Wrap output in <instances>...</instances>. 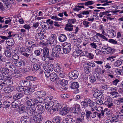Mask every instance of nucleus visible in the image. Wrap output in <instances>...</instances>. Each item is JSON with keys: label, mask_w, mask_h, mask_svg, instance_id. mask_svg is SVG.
Here are the masks:
<instances>
[{"label": "nucleus", "mask_w": 123, "mask_h": 123, "mask_svg": "<svg viewBox=\"0 0 123 123\" xmlns=\"http://www.w3.org/2000/svg\"><path fill=\"white\" fill-rule=\"evenodd\" d=\"M23 96L22 94L21 93H17L15 94L13 96V99L16 100H18Z\"/></svg>", "instance_id": "aec40b11"}, {"label": "nucleus", "mask_w": 123, "mask_h": 123, "mask_svg": "<svg viewBox=\"0 0 123 123\" xmlns=\"http://www.w3.org/2000/svg\"><path fill=\"white\" fill-rule=\"evenodd\" d=\"M33 119L38 123H39L42 120L43 118L41 116H37L36 115L33 117Z\"/></svg>", "instance_id": "4be33fe9"}, {"label": "nucleus", "mask_w": 123, "mask_h": 123, "mask_svg": "<svg viewBox=\"0 0 123 123\" xmlns=\"http://www.w3.org/2000/svg\"><path fill=\"white\" fill-rule=\"evenodd\" d=\"M110 94L113 96L115 98H117L119 96V94L116 91H112L110 92Z\"/></svg>", "instance_id": "a18cd8bd"}, {"label": "nucleus", "mask_w": 123, "mask_h": 123, "mask_svg": "<svg viewBox=\"0 0 123 123\" xmlns=\"http://www.w3.org/2000/svg\"><path fill=\"white\" fill-rule=\"evenodd\" d=\"M11 70L7 68L4 67L0 68V73L6 75L9 73Z\"/></svg>", "instance_id": "f8f14e48"}, {"label": "nucleus", "mask_w": 123, "mask_h": 123, "mask_svg": "<svg viewBox=\"0 0 123 123\" xmlns=\"http://www.w3.org/2000/svg\"><path fill=\"white\" fill-rule=\"evenodd\" d=\"M48 69L47 70H49V71L52 72L54 69L53 66L52 64L50 63H48V65L47 66Z\"/></svg>", "instance_id": "c03bdc74"}, {"label": "nucleus", "mask_w": 123, "mask_h": 123, "mask_svg": "<svg viewBox=\"0 0 123 123\" xmlns=\"http://www.w3.org/2000/svg\"><path fill=\"white\" fill-rule=\"evenodd\" d=\"M52 122L53 123H60V117L58 116L55 117L53 119Z\"/></svg>", "instance_id": "c9c22d12"}, {"label": "nucleus", "mask_w": 123, "mask_h": 123, "mask_svg": "<svg viewBox=\"0 0 123 123\" xmlns=\"http://www.w3.org/2000/svg\"><path fill=\"white\" fill-rule=\"evenodd\" d=\"M92 40L94 42L98 41L99 40L98 37L96 35L94 36L91 38Z\"/></svg>", "instance_id": "338daca9"}, {"label": "nucleus", "mask_w": 123, "mask_h": 123, "mask_svg": "<svg viewBox=\"0 0 123 123\" xmlns=\"http://www.w3.org/2000/svg\"><path fill=\"white\" fill-rule=\"evenodd\" d=\"M78 72L76 70H74L70 72L68 75L70 79L75 80L77 78L79 75Z\"/></svg>", "instance_id": "f03ea898"}, {"label": "nucleus", "mask_w": 123, "mask_h": 123, "mask_svg": "<svg viewBox=\"0 0 123 123\" xmlns=\"http://www.w3.org/2000/svg\"><path fill=\"white\" fill-rule=\"evenodd\" d=\"M91 111V116L92 118H95L97 115V112L95 111Z\"/></svg>", "instance_id": "69168bd1"}, {"label": "nucleus", "mask_w": 123, "mask_h": 123, "mask_svg": "<svg viewBox=\"0 0 123 123\" xmlns=\"http://www.w3.org/2000/svg\"><path fill=\"white\" fill-rule=\"evenodd\" d=\"M96 34V35L100 37H101L106 41H107L108 40V39L107 38L104 36L102 35L101 34L97 33Z\"/></svg>", "instance_id": "13d9d810"}, {"label": "nucleus", "mask_w": 123, "mask_h": 123, "mask_svg": "<svg viewBox=\"0 0 123 123\" xmlns=\"http://www.w3.org/2000/svg\"><path fill=\"white\" fill-rule=\"evenodd\" d=\"M84 119V115H80L77 118V121L80 122L83 121Z\"/></svg>", "instance_id": "79ce46f5"}, {"label": "nucleus", "mask_w": 123, "mask_h": 123, "mask_svg": "<svg viewBox=\"0 0 123 123\" xmlns=\"http://www.w3.org/2000/svg\"><path fill=\"white\" fill-rule=\"evenodd\" d=\"M96 105H97L96 104V105H95L91 107V111H95L96 110H97L98 108L97 107Z\"/></svg>", "instance_id": "e2e57ef3"}, {"label": "nucleus", "mask_w": 123, "mask_h": 123, "mask_svg": "<svg viewBox=\"0 0 123 123\" xmlns=\"http://www.w3.org/2000/svg\"><path fill=\"white\" fill-rule=\"evenodd\" d=\"M25 87L23 86H18L16 88V90L18 92H21L24 91L25 90Z\"/></svg>", "instance_id": "603ef678"}, {"label": "nucleus", "mask_w": 123, "mask_h": 123, "mask_svg": "<svg viewBox=\"0 0 123 123\" xmlns=\"http://www.w3.org/2000/svg\"><path fill=\"white\" fill-rule=\"evenodd\" d=\"M119 115H116V116H114L112 117V122H118L119 120L118 118L119 117Z\"/></svg>", "instance_id": "49530a36"}, {"label": "nucleus", "mask_w": 123, "mask_h": 123, "mask_svg": "<svg viewBox=\"0 0 123 123\" xmlns=\"http://www.w3.org/2000/svg\"><path fill=\"white\" fill-rule=\"evenodd\" d=\"M66 39L67 37L66 35L63 34H61L59 38V40L61 42L64 41Z\"/></svg>", "instance_id": "2f4dec72"}, {"label": "nucleus", "mask_w": 123, "mask_h": 123, "mask_svg": "<svg viewBox=\"0 0 123 123\" xmlns=\"http://www.w3.org/2000/svg\"><path fill=\"white\" fill-rule=\"evenodd\" d=\"M51 18L52 19H54V20H55L57 21H61L63 19L62 18H60L57 17V16H53L51 17Z\"/></svg>", "instance_id": "bf43d9fd"}, {"label": "nucleus", "mask_w": 123, "mask_h": 123, "mask_svg": "<svg viewBox=\"0 0 123 123\" xmlns=\"http://www.w3.org/2000/svg\"><path fill=\"white\" fill-rule=\"evenodd\" d=\"M21 123H30L31 120L28 117L25 116L21 117Z\"/></svg>", "instance_id": "9d476101"}, {"label": "nucleus", "mask_w": 123, "mask_h": 123, "mask_svg": "<svg viewBox=\"0 0 123 123\" xmlns=\"http://www.w3.org/2000/svg\"><path fill=\"white\" fill-rule=\"evenodd\" d=\"M35 108L32 107L29 108L27 112V114L29 115L32 116L33 117L37 115V112L35 110Z\"/></svg>", "instance_id": "423d86ee"}, {"label": "nucleus", "mask_w": 123, "mask_h": 123, "mask_svg": "<svg viewBox=\"0 0 123 123\" xmlns=\"http://www.w3.org/2000/svg\"><path fill=\"white\" fill-rule=\"evenodd\" d=\"M4 53L6 56L7 57H10L11 56V53L7 50H5Z\"/></svg>", "instance_id": "864d4df0"}, {"label": "nucleus", "mask_w": 123, "mask_h": 123, "mask_svg": "<svg viewBox=\"0 0 123 123\" xmlns=\"http://www.w3.org/2000/svg\"><path fill=\"white\" fill-rule=\"evenodd\" d=\"M96 77L93 75V76H92L90 78V81L91 82H94L96 81Z\"/></svg>", "instance_id": "0e129e2a"}, {"label": "nucleus", "mask_w": 123, "mask_h": 123, "mask_svg": "<svg viewBox=\"0 0 123 123\" xmlns=\"http://www.w3.org/2000/svg\"><path fill=\"white\" fill-rule=\"evenodd\" d=\"M58 54L56 51L55 50V49L54 48L52 49V56L54 57H58L59 56V55H58Z\"/></svg>", "instance_id": "4c0bfd02"}, {"label": "nucleus", "mask_w": 123, "mask_h": 123, "mask_svg": "<svg viewBox=\"0 0 123 123\" xmlns=\"http://www.w3.org/2000/svg\"><path fill=\"white\" fill-rule=\"evenodd\" d=\"M102 91H101L100 90H99L95 92L93 94L94 97L95 98H97L99 96L100 97L101 96V99H102L103 98H102V97L101 96V94L102 93Z\"/></svg>", "instance_id": "b1692460"}, {"label": "nucleus", "mask_w": 123, "mask_h": 123, "mask_svg": "<svg viewBox=\"0 0 123 123\" xmlns=\"http://www.w3.org/2000/svg\"><path fill=\"white\" fill-rule=\"evenodd\" d=\"M1 77L4 79L6 80V85H11L13 83V81L11 77L10 76L8 75L7 76L2 75H1Z\"/></svg>", "instance_id": "39448f33"}, {"label": "nucleus", "mask_w": 123, "mask_h": 123, "mask_svg": "<svg viewBox=\"0 0 123 123\" xmlns=\"http://www.w3.org/2000/svg\"><path fill=\"white\" fill-rule=\"evenodd\" d=\"M54 71L58 73H59L61 71L60 65L58 64H56L54 66Z\"/></svg>", "instance_id": "473e14b6"}, {"label": "nucleus", "mask_w": 123, "mask_h": 123, "mask_svg": "<svg viewBox=\"0 0 123 123\" xmlns=\"http://www.w3.org/2000/svg\"><path fill=\"white\" fill-rule=\"evenodd\" d=\"M73 29V26L70 23L67 24L66 25V27L65 29L67 31H72Z\"/></svg>", "instance_id": "6ab92c4d"}, {"label": "nucleus", "mask_w": 123, "mask_h": 123, "mask_svg": "<svg viewBox=\"0 0 123 123\" xmlns=\"http://www.w3.org/2000/svg\"><path fill=\"white\" fill-rule=\"evenodd\" d=\"M35 106H35V109H37V110L40 111V113H42L44 111L45 105L44 104L43 105L40 104H37V105H36Z\"/></svg>", "instance_id": "1a4fd4ad"}, {"label": "nucleus", "mask_w": 123, "mask_h": 123, "mask_svg": "<svg viewBox=\"0 0 123 123\" xmlns=\"http://www.w3.org/2000/svg\"><path fill=\"white\" fill-rule=\"evenodd\" d=\"M14 64L16 66L18 67H20L21 66H25V62L24 61H17L14 62Z\"/></svg>", "instance_id": "dca6fc26"}, {"label": "nucleus", "mask_w": 123, "mask_h": 123, "mask_svg": "<svg viewBox=\"0 0 123 123\" xmlns=\"http://www.w3.org/2000/svg\"><path fill=\"white\" fill-rule=\"evenodd\" d=\"M46 93L43 91H38L36 92L35 94V96L36 97H45L46 95Z\"/></svg>", "instance_id": "ddd939ff"}, {"label": "nucleus", "mask_w": 123, "mask_h": 123, "mask_svg": "<svg viewBox=\"0 0 123 123\" xmlns=\"http://www.w3.org/2000/svg\"><path fill=\"white\" fill-rule=\"evenodd\" d=\"M14 89L13 86H9L5 87L4 89V92L6 93L11 92Z\"/></svg>", "instance_id": "f3484780"}, {"label": "nucleus", "mask_w": 123, "mask_h": 123, "mask_svg": "<svg viewBox=\"0 0 123 123\" xmlns=\"http://www.w3.org/2000/svg\"><path fill=\"white\" fill-rule=\"evenodd\" d=\"M62 107V106L61 105H60L58 103H55L54 105V106L53 107L52 110L54 111H58L59 110L61 109Z\"/></svg>", "instance_id": "412c9836"}, {"label": "nucleus", "mask_w": 123, "mask_h": 123, "mask_svg": "<svg viewBox=\"0 0 123 123\" xmlns=\"http://www.w3.org/2000/svg\"><path fill=\"white\" fill-rule=\"evenodd\" d=\"M63 50L65 54L69 53L71 50V45L70 43H65L63 44Z\"/></svg>", "instance_id": "7ed1b4c3"}, {"label": "nucleus", "mask_w": 123, "mask_h": 123, "mask_svg": "<svg viewBox=\"0 0 123 123\" xmlns=\"http://www.w3.org/2000/svg\"><path fill=\"white\" fill-rule=\"evenodd\" d=\"M11 102H8L7 101L4 102L3 104V106L4 108H8L10 105Z\"/></svg>", "instance_id": "e433bc0d"}, {"label": "nucleus", "mask_w": 123, "mask_h": 123, "mask_svg": "<svg viewBox=\"0 0 123 123\" xmlns=\"http://www.w3.org/2000/svg\"><path fill=\"white\" fill-rule=\"evenodd\" d=\"M41 29H38L37 30V33L36 34V37L37 39H41L44 38V35L43 34V33Z\"/></svg>", "instance_id": "0eeeda50"}, {"label": "nucleus", "mask_w": 123, "mask_h": 123, "mask_svg": "<svg viewBox=\"0 0 123 123\" xmlns=\"http://www.w3.org/2000/svg\"><path fill=\"white\" fill-rule=\"evenodd\" d=\"M31 88H28L27 87H25L24 91V94L26 95L31 94L33 91L31 90Z\"/></svg>", "instance_id": "a878e982"}, {"label": "nucleus", "mask_w": 123, "mask_h": 123, "mask_svg": "<svg viewBox=\"0 0 123 123\" xmlns=\"http://www.w3.org/2000/svg\"><path fill=\"white\" fill-rule=\"evenodd\" d=\"M105 51V53L106 54H113L115 51V49H112L110 47H108Z\"/></svg>", "instance_id": "cd10ccee"}, {"label": "nucleus", "mask_w": 123, "mask_h": 123, "mask_svg": "<svg viewBox=\"0 0 123 123\" xmlns=\"http://www.w3.org/2000/svg\"><path fill=\"white\" fill-rule=\"evenodd\" d=\"M33 67L34 69L36 70H39L40 68V66L37 64H34L33 66Z\"/></svg>", "instance_id": "8fccbe9b"}, {"label": "nucleus", "mask_w": 123, "mask_h": 123, "mask_svg": "<svg viewBox=\"0 0 123 123\" xmlns=\"http://www.w3.org/2000/svg\"><path fill=\"white\" fill-rule=\"evenodd\" d=\"M51 73L50 72L49 70H48L47 69L44 72V74L45 76L47 78H48L50 77Z\"/></svg>", "instance_id": "3c124183"}, {"label": "nucleus", "mask_w": 123, "mask_h": 123, "mask_svg": "<svg viewBox=\"0 0 123 123\" xmlns=\"http://www.w3.org/2000/svg\"><path fill=\"white\" fill-rule=\"evenodd\" d=\"M89 22L85 20L83 21V24L86 27H87L89 26Z\"/></svg>", "instance_id": "774afa93"}, {"label": "nucleus", "mask_w": 123, "mask_h": 123, "mask_svg": "<svg viewBox=\"0 0 123 123\" xmlns=\"http://www.w3.org/2000/svg\"><path fill=\"white\" fill-rule=\"evenodd\" d=\"M50 80L52 81H54L57 80L59 79L58 78L57 74L55 73H52L50 76Z\"/></svg>", "instance_id": "4468645a"}, {"label": "nucleus", "mask_w": 123, "mask_h": 123, "mask_svg": "<svg viewBox=\"0 0 123 123\" xmlns=\"http://www.w3.org/2000/svg\"><path fill=\"white\" fill-rule=\"evenodd\" d=\"M20 102L19 101L15 100L12 102L11 106L12 107L15 108L19 105Z\"/></svg>", "instance_id": "a211bd4d"}, {"label": "nucleus", "mask_w": 123, "mask_h": 123, "mask_svg": "<svg viewBox=\"0 0 123 123\" xmlns=\"http://www.w3.org/2000/svg\"><path fill=\"white\" fill-rule=\"evenodd\" d=\"M122 62L120 60H118L114 63V65L115 67H118L121 65Z\"/></svg>", "instance_id": "a19ab883"}, {"label": "nucleus", "mask_w": 123, "mask_h": 123, "mask_svg": "<svg viewBox=\"0 0 123 123\" xmlns=\"http://www.w3.org/2000/svg\"><path fill=\"white\" fill-rule=\"evenodd\" d=\"M74 109H75L76 114H80V107L79 105L77 104L74 106Z\"/></svg>", "instance_id": "bb28decb"}, {"label": "nucleus", "mask_w": 123, "mask_h": 123, "mask_svg": "<svg viewBox=\"0 0 123 123\" xmlns=\"http://www.w3.org/2000/svg\"><path fill=\"white\" fill-rule=\"evenodd\" d=\"M54 48L55 49V50L56 51L58 54H62L64 52L63 50V49L62 47L59 45H57Z\"/></svg>", "instance_id": "2eb2a0df"}, {"label": "nucleus", "mask_w": 123, "mask_h": 123, "mask_svg": "<svg viewBox=\"0 0 123 123\" xmlns=\"http://www.w3.org/2000/svg\"><path fill=\"white\" fill-rule=\"evenodd\" d=\"M79 87V84L78 83L76 82H73L71 86V88L73 89H77Z\"/></svg>", "instance_id": "72a5a7b5"}, {"label": "nucleus", "mask_w": 123, "mask_h": 123, "mask_svg": "<svg viewBox=\"0 0 123 123\" xmlns=\"http://www.w3.org/2000/svg\"><path fill=\"white\" fill-rule=\"evenodd\" d=\"M98 108L101 110V112L102 116L104 115L105 113V116L107 117H110L112 116L111 111H108L107 108L105 109L104 111H103L102 107H99Z\"/></svg>", "instance_id": "20e7f679"}, {"label": "nucleus", "mask_w": 123, "mask_h": 123, "mask_svg": "<svg viewBox=\"0 0 123 123\" xmlns=\"http://www.w3.org/2000/svg\"><path fill=\"white\" fill-rule=\"evenodd\" d=\"M12 75L13 77L18 78L21 76V74L19 73L14 72L12 74Z\"/></svg>", "instance_id": "de8ad7c7"}, {"label": "nucleus", "mask_w": 123, "mask_h": 123, "mask_svg": "<svg viewBox=\"0 0 123 123\" xmlns=\"http://www.w3.org/2000/svg\"><path fill=\"white\" fill-rule=\"evenodd\" d=\"M68 83V81L65 79L62 80L61 81L60 85L62 86L61 88H62V89L64 90H66L67 89V85Z\"/></svg>", "instance_id": "6e6552de"}, {"label": "nucleus", "mask_w": 123, "mask_h": 123, "mask_svg": "<svg viewBox=\"0 0 123 123\" xmlns=\"http://www.w3.org/2000/svg\"><path fill=\"white\" fill-rule=\"evenodd\" d=\"M104 104L107 105L108 108H111L113 106V104L112 101L108 102H105L104 103Z\"/></svg>", "instance_id": "ea45409f"}, {"label": "nucleus", "mask_w": 123, "mask_h": 123, "mask_svg": "<svg viewBox=\"0 0 123 123\" xmlns=\"http://www.w3.org/2000/svg\"><path fill=\"white\" fill-rule=\"evenodd\" d=\"M34 99V102L35 103H41L43 100V99L41 97H37L35 98H33Z\"/></svg>", "instance_id": "c85d7f7f"}, {"label": "nucleus", "mask_w": 123, "mask_h": 123, "mask_svg": "<svg viewBox=\"0 0 123 123\" xmlns=\"http://www.w3.org/2000/svg\"><path fill=\"white\" fill-rule=\"evenodd\" d=\"M1 78H2L1 77ZM3 79H0V84L2 85V86L4 87L6 85V80L3 79Z\"/></svg>", "instance_id": "37998d69"}, {"label": "nucleus", "mask_w": 123, "mask_h": 123, "mask_svg": "<svg viewBox=\"0 0 123 123\" xmlns=\"http://www.w3.org/2000/svg\"><path fill=\"white\" fill-rule=\"evenodd\" d=\"M34 99L33 98L28 100L27 102V105L29 106H32V105H35Z\"/></svg>", "instance_id": "7c9ffc66"}, {"label": "nucleus", "mask_w": 123, "mask_h": 123, "mask_svg": "<svg viewBox=\"0 0 123 123\" xmlns=\"http://www.w3.org/2000/svg\"><path fill=\"white\" fill-rule=\"evenodd\" d=\"M82 52V51L81 50L78 49L75 51L73 53V55L74 56H78L80 55Z\"/></svg>", "instance_id": "f704fd0d"}, {"label": "nucleus", "mask_w": 123, "mask_h": 123, "mask_svg": "<svg viewBox=\"0 0 123 123\" xmlns=\"http://www.w3.org/2000/svg\"><path fill=\"white\" fill-rule=\"evenodd\" d=\"M44 104L45 105V108L48 111H50L51 109L52 110V108L50 106H49V105H48V104L47 103L46 104Z\"/></svg>", "instance_id": "6e6d98bb"}, {"label": "nucleus", "mask_w": 123, "mask_h": 123, "mask_svg": "<svg viewBox=\"0 0 123 123\" xmlns=\"http://www.w3.org/2000/svg\"><path fill=\"white\" fill-rule=\"evenodd\" d=\"M27 80L31 81L36 80L37 79V78L32 76H28L26 77Z\"/></svg>", "instance_id": "09e8293b"}, {"label": "nucleus", "mask_w": 123, "mask_h": 123, "mask_svg": "<svg viewBox=\"0 0 123 123\" xmlns=\"http://www.w3.org/2000/svg\"><path fill=\"white\" fill-rule=\"evenodd\" d=\"M109 35L108 36L110 38H112L114 37L116 35L115 31L112 30H110L108 31Z\"/></svg>", "instance_id": "393cba45"}, {"label": "nucleus", "mask_w": 123, "mask_h": 123, "mask_svg": "<svg viewBox=\"0 0 123 123\" xmlns=\"http://www.w3.org/2000/svg\"><path fill=\"white\" fill-rule=\"evenodd\" d=\"M19 111L21 113H23L26 110V109L25 108L22 106H20L18 108Z\"/></svg>", "instance_id": "5fc2aeb1"}, {"label": "nucleus", "mask_w": 123, "mask_h": 123, "mask_svg": "<svg viewBox=\"0 0 123 123\" xmlns=\"http://www.w3.org/2000/svg\"><path fill=\"white\" fill-rule=\"evenodd\" d=\"M5 19H6L5 22V23L6 24H7L9 23L11 21L12 18L10 17L7 18H6Z\"/></svg>", "instance_id": "680f3d73"}, {"label": "nucleus", "mask_w": 123, "mask_h": 123, "mask_svg": "<svg viewBox=\"0 0 123 123\" xmlns=\"http://www.w3.org/2000/svg\"><path fill=\"white\" fill-rule=\"evenodd\" d=\"M93 75L95 76L97 79L99 80L100 77V75L99 72H96L93 74Z\"/></svg>", "instance_id": "4d7b16f0"}, {"label": "nucleus", "mask_w": 123, "mask_h": 123, "mask_svg": "<svg viewBox=\"0 0 123 123\" xmlns=\"http://www.w3.org/2000/svg\"><path fill=\"white\" fill-rule=\"evenodd\" d=\"M43 22V23H42L41 24L42 28H45V29H47V28H49V25L48 23L44 22Z\"/></svg>", "instance_id": "58836bf2"}, {"label": "nucleus", "mask_w": 123, "mask_h": 123, "mask_svg": "<svg viewBox=\"0 0 123 123\" xmlns=\"http://www.w3.org/2000/svg\"><path fill=\"white\" fill-rule=\"evenodd\" d=\"M50 50V47H49L47 46L43 50V53L41 55L43 60L46 61L47 59V58H49V52Z\"/></svg>", "instance_id": "f257e3e1"}, {"label": "nucleus", "mask_w": 123, "mask_h": 123, "mask_svg": "<svg viewBox=\"0 0 123 123\" xmlns=\"http://www.w3.org/2000/svg\"><path fill=\"white\" fill-rule=\"evenodd\" d=\"M60 114L62 115H65L68 112V110L66 107L63 108L62 110L60 111Z\"/></svg>", "instance_id": "c756f323"}, {"label": "nucleus", "mask_w": 123, "mask_h": 123, "mask_svg": "<svg viewBox=\"0 0 123 123\" xmlns=\"http://www.w3.org/2000/svg\"><path fill=\"white\" fill-rule=\"evenodd\" d=\"M49 43L50 44H56V36L54 35L51 36L49 39Z\"/></svg>", "instance_id": "9b49d317"}, {"label": "nucleus", "mask_w": 123, "mask_h": 123, "mask_svg": "<svg viewBox=\"0 0 123 123\" xmlns=\"http://www.w3.org/2000/svg\"><path fill=\"white\" fill-rule=\"evenodd\" d=\"M32 41H26L25 43V45L26 46L29 47L31 46V43Z\"/></svg>", "instance_id": "052dcab7"}, {"label": "nucleus", "mask_w": 123, "mask_h": 123, "mask_svg": "<svg viewBox=\"0 0 123 123\" xmlns=\"http://www.w3.org/2000/svg\"><path fill=\"white\" fill-rule=\"evenodd\" d=\"M6 43L9 46H12L14 44V42L12 38L6 40Z\"/></svg>", "instance_id": "5701e85b"}]
</instances>
